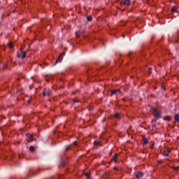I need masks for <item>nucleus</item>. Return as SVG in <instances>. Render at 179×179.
<instances>
[{
    "label": "nucleus",
    "instance_id": "obj_8",
    "mask_svg": "<svg viewBox=\"0 0 179 179\" xmlns=\"http://www.w3.org/2000/svg\"><path fill=\"white\" fill-rule=\"evenodd\" d=\"M114 118H116L117 120H121V114L119 113H115Z\"/></svg>",
    "mask_w": 179,
    "mask_h": 179
},
{
    "label": "nucleus",
    "instance_id": "obj_22",
    "mask_svg": "<svg viewBox=\"0 0 179 179\" xmlns=\"http://www.w3.org/2000/svg\"><path fill=\"white\" fill-rule=\"evenodd\" d=\"M73 145H74V146H78V141L73 142Z\"/></svg>",
    "mask_w": 179,
    "mask_h": 179
},
{
    "label": "nucleus",
    "instance_id": "obj_13",
    "mask_svg": "<svg viewBox=\"0 0 179 179\" xmlns=\"http://www.w3.org/2000/svg\"><path fill=\"white\" fill-rule=\"evenodd\" d=\"M27 54V51L23 52L22 56V59H24V58H26Z\"/></svg>",
    "mask_w": 179,
    "mask_h": 179
},
{
    "label": "nucleus",
    "instance_id": "obj_25",
    "mask_svg": "<svg viewBox=\"0 0 179 179\" xmlns=\"http://www.w3.org/2000/svg\"><path fill=\"white\" fill-rule=\"evenodd\" d=\"M73 103H79V101L78 99H73Z\"/></svg>",
    "mask_w": 179,
    "mask_h": 179
},
{
    "label": "nucleus",
    "instance_id": "obj_30",
    "mask_svg": "<svg viewBox=\"0 0 179 179\" xmlns=\"http://www.w3.org/2000/svg\"><path fill=\"white\" fill-rule=\"evenodd\" d=\"M162 162L161 161L158 162V164H162Z\"/></svg>",
    "mask_w": 179,
    "mask_h": 179
},
{
    "label": "nucleus",
    "instance_id": "obj_14",
    "mask_svg": "<svg viewBox=\"0 0 179 179\" xmlns=\"http://www.w3.org/2000/svg\"><path fill=\"white\" fill-rule=\"evenodd\" d=\"M170 120H171L170 116H165L164 117V121H170Z\"/></svg>",
    "mask_w": 179,
    "mask_h": 179
},
{
    "label": "nucleus",
    "instance_id": "obj_20",
    "mask_svg": "<svg viewBox=\"0 0 179 179\" xmlns=\"http://www.w3.org/2000/svg\"><path fill=\"white\" fill-rule=\"evenodd\" d=\"M8 68V65L6 64H4L3 66V69H6Z\"/></svg>",
    "mask_w": 179,
    "mask_h": 179
},
{
    "label": "nucleus",
    "instance_id": "obj_28",
    "mask_svg": "<svg viewBox=\"0 0 179 179\" xmlns=\"http://www.w3.org/2000/svg\"><path fill=\"white\" fill-rule=\"evenodd\" d=\"M69 149H71V148H70V147H67V148H66V150H69Z\"/></svg>",
    "mask_w": 179,
    "mask_h": 179
},
{
    "label": "nucleus",
    "instance_id": "obj_32",
    "mask_svg": "<svg viewBox=\"0 0 179 179\" xmlns=\"http://www.w3.org/2000/svg\"><path fill=\"white\" fill-rule=\"evenodd\" d=\"M115 169V170H117V171H118V168H114Z\"/></svg>",
    "mask_w": 179,
    "mask_h": 179
},
{
    "label": "nucleus",
    "instance_id": "obj_10",
    "mask_svg": "<svg viewBox=\"0 0 179 179\" xmlns=\"http://www.w3.org/2000/svg\"><path fill=\"white\" fill-rule=\"evenodd\" d=\"M117 159H118V155L115 154L112 158V162H117Z\"/></svg>",
    "mask_w": 179,
    "mask_h": 179
},
{
    "label": "nucleus",
    "instance_id": "obj_5",
    "mask_svg": "<svg viewBox=\"0 0 179 179\" xmlns=\"http://www.w3.org/2000/svg\"><path fill=\"white\" fill-rule=\"evenodd\" d=\"M121 5H126V6H129V5H131V1L129 0H124L121 2Z\"/></svg>",
    "mask_w": 179,
    "mask_h": 179
},
{
    "label": "nucleus",
    "instance_id": "obj_16",
    "mask_svg": "<svg viewBox=\"0 0 179 179\" xmlns=\"http://www.w3.org/2000/svg\"><path fill=\"white\" fill-rule=\"evenodd\" d=\"M29 150H30L31 152H34V150H36V148H34V146L31 145L29 148Z\"/></svg>",
    "mask_w": 179,
    "mask_h": 179
},
{
    "label": "nucleus",
    "instance_id": "obj_6",
    "mask_svg": "<svg viewBox=\"0 0 179 179\" xmlns=\"http://www.w3.org/2000/svg\"><path fill=\"white\" fill-rule=\"evenodd\" d=\"M43 96H51V91L50 90H44L43 92Z\"/></svg>",
    "mask_w": 179,
    "mask_h": 179
},
{
    "label": "nucleus",
    "instance_id": "obj_2",
    "mask_svg": "<svg viewBox=\"0 0 179 179\" xmlns=\"http://www.w3.org/2000/svg\"><path fill=\"white\" fill-rule=\"evenodd\" d=\"M64 57H65V52H63L59 56V57L57 59V60L55 61V62L54 63V66H55V65H57V64H59V62H61V61H62V59L64 58Z\"/></svg>",
    "mask_w": 179,
    "mask_h": 179
},
{
    "label": "nucleus",
    "instance_id": "obj_7",
    "mask_svg": "<svg viewBox=\"0 0 179 179\" xmlns=\"http://www.w3.org/2000/svg\"><path fill=\"white\" fill-rule=\"evenodd\" d=\"M136 178H142L143 177V173L138 171L136 173Z\"/></svg>",
    "mask_w": 179,
    "mask_h": 179
},
{
    "label": "nucleus",
    "instance_id": "obj_33",
    "mask_svg": "<svg viewBox=\"0 0 179 179\" xmlns=\"http://www.w3.org/2000/svg\"><path fill=\"white\" fill-rule=\"evenodd\" d=\"M18 58H20V55H18Z\"/></svg>",
    "mask_w": 179,
    "mask_h": 179
},
{
    "label": "nucleus",
    "instance_id": "obj_24",
    "mask_svg": "<svg viewBox=\"0 0 179 179\" xmlns=\"http://www.w3.org/2000/svg\"><path fill=\"white\" fill-rule=\"evenodd\" d=\"M166 152H168L169 155H170V153H171V150L168 149V150H166Z\"/></svg>",
    "mask_w": 179,
    "mask_h": 179
},
{
    "label": "nucleus",
    "instance_id": "obj_27",
    "mask_svg": "<svg viewBox=\"0 0 179 179\" xmlns=\"http://www.w3.org/2000/svg\"><path fill=\"white\" fill-rule=\"evenodd\" d=\"M79 34H80V33H79V32H76V37H79Z\"/></svg>",
    "mask_w": 179,
    "mask_h": 179
},
{
    "label": "nucleus",
    "instance_id": "obj_23",
    "mask_svg": "<svg viewBox=\"0 0 179 179\" xmlns=\"http://www.w3.org/2000/svg\"><path fill=\"white\" fill-rule=\"evenodd\" d=\"M85 176H86L87 177V178H89V177H90V173H86L85 174Z\"/></svg>",
    "mask_w": 179,
    "mask_h": 179
},
{
    "label": "nucleus",
    "instance_id": "obj_3",
    "mask_svg": "<svg viewBox=\"0 0 179 179\" xmlns=\"http://www.w3.org/2000/svg\"><path fill=\"white\" fill-rule=\"evenodd\" d=\"M121 93V89H117V90H113L110 91V94L111 96H114V94H120Z\"/></svg>",
    "mask_w": 179,
    "mask_h": 179
},
{
    "label": "nucleus",
    "instance_id": "obj_26",
    "mask_svg": "<svg viewBox=\"0 0 179 179\" xmlns=\"http://www.w3.org/2000/svg\"><path fill=\"white\" fill-rule=\"evenodd\" d=\"M30 174H36V171H31V172H30Z\"/></svg>",
    "mask_w": 179,
    "mask_h": 179
},
{
    "label": "nucleus",
    "instance_id": "obj_35",
    "mask_svg": "<svg viewBox=\"0 0 179 179\" xmlns=\"http://www.w3.org/2000/svg\"><path fill=\"white\" fill-rule=\"evenodd\" d=\"M178 66H179V64H178Z\"/></svg>",
    "mask_w": 179,
    "mask_h": 179
},
{
    "label": "nucleus",
    "instance_id": "obj_17",
    "mask_svg": "<svg viewBox=\"0 0 179 179\" xmlns=\"http://www.w3.org/2000/svg\"><path fill=\"white\" fill-rule=\"evenodd\" d=\"M87 20L88 22H92V16L89 15L88 17H87Z\"/></svg>",
    "mask_w": 179,
    "mask_h": 179
},
{
    "label": "nucleus",
    "instance_id": "obj_29",
    "mask_svg": "<svg viewBox=\"0 0 179 179\" xmlns=\"http://www.w3.org/2000/svg\"><path fill=\"white\" fill-rule=\"evenodd\" d=\"M152 128H156V124H152Z\"/></svg>",
    "mask_w": 179,
    "mask_h": 179
},
{
    "label": "nucleus",
    "instance_id": "obj_12",
    "mask_svg": "<svg viewBox=\"0 0 179 179\" xmlns=\"http://www.w3.org/2000/svg\"><path fill=\"white\" fill-rule=\"evenodd\" d=\"M148 142L149 141H148V138H143V145H148Z\"/></svg>",
    "mask_w": 179,
    "mask_h": 179
},
{
    "label": "nucleus",
    "instance_id": "obj_9",
    "mask_svg": "<svg viewBox=\"0 0 179 179\" xmlns=\"http://www.w3.org/2000/svg\"><path fill=\"white\" fill-rule=\"evenodd\" d=\"M162 155L166 157H169V156H170V155H169V152L166 150L163 151Z\"/></svg>",
    "mask_w": 179,
    "mask_h": 179
},
{
    "label": "nucleus",
    "instance_id": "obj_18",
    "mask_svg": "<svg viewBox=\"0 0 179 179\" xmlns=\"http://www.w3.org/2000/svg\"><path fill=\"white\" fill-rule=\"evenodd\" d=\"M172 169H173L175 171H178L179 166H173Z\"/></svg>",
    "mask_w": 179,
    "mask_h": 179
},
{
    "label": "nucleus",
    "instance_id": "obj_11",
    "mask_svg": "<svg viewBox=\"0 0 179 179\" xmlns=\"http://www.w3.org/2000/svg\"><path fill=\"white\" fill-rule=\"evenodd\" d=\"M177 8H178L177 6H175L172 7L171 12L173 13H174L175 12H177Z\"/></svg>",
    "mask_w": 179,
    "mask_h": 179
},
{
    "label": "nucleus",
    "instance_id": "obj_19",
    "mask_svg": "<svg viewBox=\"0 0 179 179\" xmlns=\"http://www.w3.org/2000/svg\"><path fill=\"white\" fill-rule=\"evenodd\" d=\"M9 48H13V43L12 42H10V43H9Z\"/></svg>",
    "mask_w": 179,
    "mask_h": 179
},
{
    "label": "nucleus",
    "instance_id": "obj_1",
    "mask_svg": "<svg viewBox=\"0 0 179 179\" xmlns=\"http://www.w3.org/2000/svg\"><path fill=\"white\" fill-rule=\"evenodd\" d=\"M152 111H153V115L155 117V118H156L157 120H159V118H162V111L159 110L155 108H152Z\"/></svg>",
    "mask_w": 179,
    "mask_h": 179
},
{
    "label": "nucleus",
    "instance_id": "obj_21",
    "mask_svg": "<svg viewBox=\"0 0 179 179\" xmlns=\"http://www.w3.org/2000/svg\"><path fill=\"white\" fill-rule=\"evenodd\" d=\"M148 73H152V68H148Z\"/></svg>",
    "mask_w": 179,
    "mask_h": 179
},
{
    "label": "nucleus",
    "instance_id": "obj_4",
    "mask_svg": "<svg viewBox=\"0 0 179 179\" xmlns=\"http://www.w3.org/2000/svg\"><path fill=\"white\" fill-rule=\"evenodd\" d=\"M27 138H28V139H29L28 142H33L34 141V137L30 133H28L27 134Z\"/></svg>",
    "mask_w": 179,
    "mask_h": 179
},
{
    "label": "nucleus",
    "instance_id": "obj_15",
    "mask_svg": "<svg viewBox=\"0 0 179 179\" xmlns=\"http://www.w3.org/2000/svg\"><path fill=\"white\" fill-rule=\"evenodd\" d=\"M94 145L95 146H99V145H100V141H94Z\"/></svg>",
    "mask_w": 179,
    "mask_h": 179
},
{
    "label": "nucleus",
    "instance_id": "obj_34",
    "mask_svg": "<svg viewBox=\"0 0 179 179\" xmlns=\"http://www.w3.org/2000/svg\"><path fill=\"white\" fill-rule=\"evenodd\" d=\"M29 177L30 178V177H31V176L29 175Z\"/></svg>",
    "mask_w": 179,
    "mask_h": 179
},
{
    "label": "nucleus",
    "instance_id": "obj_31",
    "mask_svg": "<svg viewBox=\"0 0 179 179\" xmlns=\"http://www.w3.org/2000/svg\"><path fill=\"white\" fill-rule=\"evenodd\" d=\"M62 166H65V163L64 162L62 163Z\"/></svg>",
    "mask_w": 179,
    "mask_h": 179
}]
</instances>
